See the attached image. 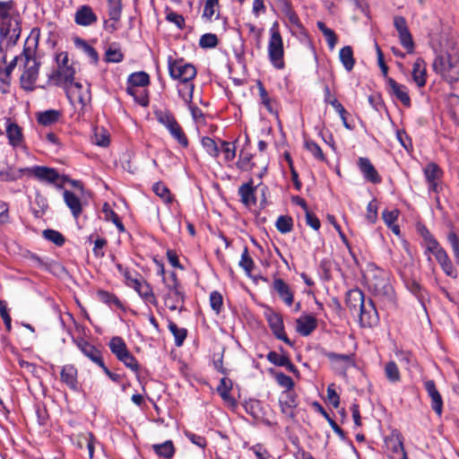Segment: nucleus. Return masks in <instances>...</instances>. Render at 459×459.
Instances as JSON below:
<instances>
[{"mask_svg":"<svg viewBox=\"0 0 459 459\" xmlns=\"http://www.w3.org/2000/svg\"><path fill=\"white\" fill-rule=\"evenodd\" d=\"M14 61H20L23 65V72L20 77L21 87L26 91H34L40 63L33 56L32 50L24 48L20 56L14 57Z\"/></svg>","mask_w":459,"mask_h":459,"instance_id":"1","label":"nucleus"},{"mask_svg":"<svg viewBox=\"0 0 459 459\" xmlns=\"http://www.w3.org/2000/svg\"><path fill=\"white\" fill-rule=\"evenodd\" d=\"M56 68L48 75V80L64 89L74 83L75 69L69 63L68 54L61 52L56 56Z\"/></svg>","mask_w":459,"mask_h":459,"instance_id":"2","label":"nucleus"},{"mask_svg":"<svg viewBox=\"0 0 459 459\" xmlns=\"http://www.w3.org/2000/svg\"><path fill=\"white\" fill-rule=\"evenodd\" d=\"M433 70L439 74L444 80L449 83H454L459 80V56L455 54H446L437 56L432 64Z\"/></svg>","mask_w":459,"mask_h":459,"instance_id":"3","label":"nucleus"},{"mask_svg":"<svg viewBox=\"0 0 459 459\" xmlns=\"http://www.w3.org/2000/svg\"><path fill=\"white\" fill-rule=\"evenodd\" d=\"M164 284L165 293L163 299L166 307L171 311L177 309L181 311L185 301V293L176 273L172 272L168 280L164 279Z\"/></svg>","mask_w":459,"mask_h":459,"instance_id":"4","label":"nucleus"},{"mask_svg":"<svg viewBox=\"0 0 459 459\" xmlns=\"http://www.w3.org/2000/svg\"><path fill=\"white\" fill-rule=\"evenodd\" d=\"M157 121L167 128L170 135L184 148L188 146V139L175 117L168 110L154 112Z\"/></svg>","mask_w":459,"mask_h":459,"instance_id":"5","label":"nucleus"},{"mask_svg":"<svg viewBox=\"0 0 459 459\" xmlns=\"http://www.w3.org/2000/svg\"><path fill=\"white\" fill-rule=\"evenodd\" d=\"M367 281L369 289L376 297L383 298L389 301L393 299L394 289L385 272L376 270L371 275L367 277Z\"/></svg>","mask_w":459,"mask_h":459,"instance_id":"6","label":"nucleus"},{"mask_svg":"<svg viewBox=\"0 0 459 459\" xmlns=\"http://www.w3.org/2000/svg\"><path fill=\"white\" fill-rule=\"evenodd\" d=\"M169 74L174 80L180 82L193 81L196 76L195 67L183 59L168 58Z\"/></svg>","mask_w":459,"mask_h":459,"instance_id":"7","label":"nucleus"},{"mask_svg":"<svg viewBox=\"0 0 459 459\" xmlns=\"http://www.w3.org/2000/svg\"><path fill=\"white\" fill-rule=\"evenodd\" d=\"M283 42L281 36L277 30H271V38L268 44V56L271 64L276 69L284 67L283 61Z\"/></svg>","mask_w":459,"mask_h":459,"instance_id":"8","label":"nucleus"},{"mask_svg":"<svg viewBox=\"0 0 459 459\" xmlns=\"http://www.w3.org/2000/svg\"><path fill=\"white\" fill-rule=\"evenodd\" d=\"M14 8V3L13 0L9 1H0V21L2 22L1 25V34L4 36H9L11 39L19 38L20 35V28L16 23V27L11 29V24L7 22L11 19V13Z\"/></svg>","mask_w":459,"mask_h":459,"instance_id":"9","label":"nucleus"},{"mask_svg":"<svg viewBox=\"0 0 459 459\" xmlns=\"http://www.w3.org/2000/svg\"><path fill=\"white\" fill-rule=\"evenodd\" d=\"M264 315L274 336L285 343L290 344V341L284 330L281 316L270 307H266Z\"/></svg>","mask_w":459,"mask_h":459,"instance_id":"10","label":"nucleus"},{"mask_svg":"<svg viewBox=\"0 0 459 459\" xmlns=\"http://www.w3.org/2000/svg\"><path fill=\"white\" fill-rule=\"evenodd\" d=\"M65 91L72 104L77 102L83 108L91 101V90L88 85L83 86L81 82H74L65 88Z\"/></svg>","mask_w":459,"mask_h":459,"instance_id":"11","label":"nucleus"},{"mask_svg":"<svg viewBox=\"0 0 459 459\" xmlns=\"http://www.w3.org/2000/svg\"><path fill=\"white\" fill-rule=\"evenodd\" d=\"M399 273L408 290L413 295L420 297L421 286L415 279L412 261L405 262L403 266L399 267Z\"/></svg>","mask_w":459,"mask_h":459,"instance_id":"12","label":"nucleus"},{"mask_svg":"<svg viewBox=\"0 0 459 459\" xmlns=\"http://www.w3.org/2000/svg\"><path fill=\"white\" fill-rule=\"evenodd\" d=\"M25 170H27V175L32 176L42 182L57 184L60 179V175L57 170L52 168L33 166L30 168H25Z\"/></svg>","mask_w":459,"mask_h":459,"instance_id":"13","label":"nucleus"},{"mask_svg":"<svg viewBox=\"0 0 459 459\" xmlns=\"http://www.w3.org/2000/svg\"><path fill=\"white\" fill-rule=\"evenodd\" d=\"M5 133L8 138V143L13 148H25L22 129L15 122L11 121L10 119L6 120Z\"/></svg>","mask_w":459,"mask_h":459,"instance_id":"14","label":"nucleus"},{"mask_svg":"<svg viewBox=\"0 0 459 459\" xmlns=\"http://www.w3.org/2000/svg\"><path fill=\"white\" fill-rule=\"evenodd\" d=\"M386 83L390 95L399 100L404 107L410 108L411 102L407 87L398 83L393 78H387Z\"/></svg>","mask_w":459,"mask_h":459,"instance_id":"15","label":"nucleus"},{"mask_svg":"<svg viewBox=\"0 0 459 459\" xmlns=\"http://www.w3.org/2000/svg\"><path fill=\"white\" fill-rule=\"evenodd\" d=\"M442 170L436 163L430 162L424 168L425 179L429 185V191L437 194L439 192V182L442 178Z\"/></svg>","mask_w":459,"mask_h":459,"instance_id":"16","label":"nucleus"},{"mask_svg":"<svg viewBox=\"0 0 459 459\" xmlns=\"http://www.w3.org/2000/svg\"><path fill=\"white\" fill-rule=\"evenodd\" d=\"M431 245L432 251H430V253L434 255L444 273L448 276L456 277V271L454 268L446 250L440 246H437L435 243H432Z\"/></svg>","mask_w":459,"mask_h":459,"instance_id":"17","label":"nucleus"},{"mask_svg":"<svg viewBox=\"0 0 459 459\" xmlns=\"http://www.w3.org/2000/svg\"><path fill=\"white\" fill-rule=\"evenodd\" d=\"M281 412L290 417L294 418V410L298 406L297 394L293 390H284L279 399Z\"/></svg>","mask_w":459,"mask_h":459,"instance_id":"18","label":"nucleus"},{"mask_svg":"<svg viewBox=\"0 0 459 459\" xmlns=\"http://www.w3.org/2000/svg\"><path fill=\"white\" fill-rule=\"evenodd\" d=\"M98 18L90 5L80 6L74 13V22L76 24L88 27L94 24Z\"/></svg>","mask_w":459,"mask_h":459,"instance_id":"19","label":"nucleus"},{"mask_svg":"<svg viewBox=\"0 0 459 459\" xmlns=\"http://www.w3.org/2000/svg\"><path fill=\"white\" fill-rule=\"evenodd\" d=\"M358 167L366 180L373 184H377L381 182V177L379 176L378 172L377 171L369 159L365 157H359L358 160Z\"/></svg>","mask_w":459,"mask_h":459,"instance_id":"20","label":"nucleus"},{"mask_svg":"<svg viewBox=\"0 0 459 459\" xmlns=\"http://www.w3.org/2000/svg\"><path fill=\"white\" fill-rule=\"evenodd\" d=\"M317 327L316 316L309 314H304L296 319V331L301 336H308Z\"/></svg>","mask_w":459,"mask_h":459,"instance_id":"21","label":"nucleus"},{"mask_svg":"<svg viewBox=\"0 0 459 459\" xmlns=\"http://www.w3.org/2000/svg\"><path fill=\"white\" fill-rule=\"evenodd\" d=\"M273 289L280 299L287 305L291 306L294 301V293L290 285L281 278H274Z\"/></svg>","mask_w":459,"mask_h":459,"instance_id":"22","label":"nucleus"},{"mask_svg":"<svg viewBox=\"0 0 459 459\" xmlns=\"http://www.w3.org/2000/svg\"><path fill=\"white\" fill-rule=\"evenodd\" d=\"M425 389L431 399V408L438 415L441 416L443 411V400L440 393L436 387L434 380H426L424 382Z\"/></svg>","mask_w":459,"mask_h":459,"instance_id":"23","label":"nucleus"},{"mask_svg":"<svg viewBox=\"0 0 459 459\" xmlns=\"http://www.w3.org/2000/svg\"><path fill=\"white\" fill-rule=\"evenodd\" d=\"M346 305L353 315H357L365 305V297L361 290H351L346 295Z\"/></svg>","mask_w":459,"mask_h":459,"instance_id":"24","label":"nucleus"},{"mask_svg":"<svg viewBox=\"0 0 459 459\" xmlns=\"http://www.w3.org/2000/svg\"><path fill=\"white\" fill-rule=\"evenodd\" d=\"M356 316L359 317L363 326H372L378 321L377 312L371 300H368V304L365 303L363 309Z\"/></svg>","mask_w":459,"mask_h":459,"instance_id":"25","label":"nucleus"},{"mask_svg":"<svg viewBox=\"0 0 459 459\" xmlns=\"http://www.w3.org/2000/svg\"><path fill=\"white\" fill-rule=\"evenodd\" d=\"M255 187H254L253 179H250L248 182L241 185L238 188V195L240 196L241 203L249 207L251 205L255 204Z\"/></svg>","mask_w":459,"mask_h":459,"instance_id":"26","label":"nucleus"},{"mask_svg":"<svg viewBox=\"0 0 459 459\" xmlns=\"http://www.w3.org/2000/svg\"><path fill=\"white\" fill-rule=\"evenodd\" d=\"M76 344L83 355L89 358L95 364L98 365L103 359L101 352L87 341L80 339L76 342Z\"/></svg>","mask_w":459,"mask_h":459,"instance_id":"27","label":"nucleus"},{"mask_svg":"<svg viewBox=\"0 0 459 459\" xmlns=\"http://www.w3.org/2000/svg\"><path fill=\"white\" fill-rule=\"evenodd\" d=\"M411 76L418 87L425 86L427 81L426 64L422 58L419 57L414 62Z\"/></svg>","mask_w":459,"mask_h":459,"instance_id":"28","label":"nucleus"},{"mask_svg":"<svg viewBox=\"0 0 459 459\" xmlns=\"http://www.w3.org/2000/svg\"><path fill=\"white\" fill-rule=\"evenodd\" d=\"M77 369L73 365H65L62 368L60 377L61 381L65 383L69 388L73 390H77L78 381H77Z\"/></svg>","mask_w":459,"mask_h":459,"instance_id":"29","label":"nucleus"},{"mask_svg":"<svg viewBox=\"0 0 459 459\" xmlns=\"http://www.w3.org/2000/svg\"><path fill=\"white\" fill-rule=\"evenodd\" d=\"M219 9H220L219 0H205L203 13H202V19L205 22H212V17L214 15H216L215 16L216 20L221 19V17Z\"/></svg>","mask_w":459,"mask_h":459,"instance_id":"30","label":"nucleus"},{"mask_svg":"<svg viewBox=\"0 0 459 459\" xmlns=\"http://www.w3.org/2000/svg\"><path fill=\"white\" fill-rule=\"evenodd\" d=\"M64 201L72 212L73 216L77 219L82 213V203L80 198L71 191H64Z\"/></svg>","mask_w":459,"mask_h":459,"instance_id":"31","label":"nucleus"},{"mask_svg":"<svg viewBox=\"0 0 459 459\" xmlns=\"http://www.w3.org/2000/svg\"><path fill=\"white\" fill-rule=\"evenodd\" d=\"M152 451L160 457L170 459L174 456L176 449L171 440H167L161 444H153Z\"/></svg>","mask_w":459,"mask_h":459,"instance_id":"32","label":"nucleus"},{"mask_svg":"<svg viewBox=\"0 0 459 459\" xmlns=\"http://www.w3.org/2000/svg\"><path fill=\"white\" fill-rule=\"evenodd\" d=\"M232 389V381L230 378L222 377L220 381V385L217 386V393L220 394L221 399L229 404L234 405L235 400L230 394Z\"/></svg>","mask_w":459,"mask_h":459,"instance_id":"33","label":"nucleus"},{"mask_svg":"<svg viewBox=\"0 0 459 459\" xmlns=\"http://www.w3.org/2000/svg\"><path fill=\"white\" fill-rule=\"evenodd\" d=\"M324 92H325V101L331 104L334 108V109L341 116V118L343 122L344 126L347 128H350V126L346 122V117H345L346 110L343 108V106L337 100L336 98L332 97L330 88L328 85L325 86Z\"/></svg>","mask_w":459,"mask_h":459,"instance_id":"34","label":"nucleus"},{"mask_svg":"<svg viewBox=\"0 0 459 459\" xmlns=\"http://www.w3.org/2000/svg\"><path fill=\"white\" fill-rule=\"evenodd\" d=\"M195 85L192 81L180 82L178 85V93L186 104H190L193 100Z\"/></svg>","mask_w":459,"mask_h":459,"instance_id":"35","label":"nucleus"},{"mask_svg":"<svg viewBox=\"0 0 459 459\" xmlns=\"http://www.w3.org/2000/svg\"><path fill=\"white\" fill-rule=\"evenodd\" d=\"M339 57L344 68L350 72L353 69L355 59L351 47L345 46L340 49Z\"/></svg>","mask_w":459,"mask_h":459,"instance_id":"36","label":"nucleus"},{"mask_svg":"<svg viewBox=\"0 0 459 459\" xmlns=\"http://www.w3.org/2000/svg\"><path fill=\"white\" fill-rule=\"evenodd\" d=\"M24 174H27L25 168L15 169L13 167H7L0 170V178L4 181H15L21 178Z\"/></svg>","mask_w":459,"mask_h":459,"instance_id":"37","label":"nucleus"},{"mask_svg":"<svg viewBox=\"0 0 459 459\" xmlns=\"http://www.w3.org/2000/svg\"><path fill=\"white\" fill-rule=\"evenodd\" d=\"M108 347L117 359L128 351L125 341L119 336L112 337L109 341Z\"/></svg>","mask_w":459,"mask_h":459,"instance_id":"38","label":"nucleus"},{"mask_svg":"<svg viewBox=\"0 0 459 459\" xmlns=\"http://www.w3.org/2000/svg\"><path fill=\"white\" fill-rule=\"evenodd\" d=\"M168 328L175 338V345L180 347L187 335V330L186 328H178L173 321H169Z\"/></svg>","mask_w":459,"mask_h":459,"instance_id":"39","label":"nucleus"},{"mask_svg":"<svg viewBox=\"0 0 459 459\" xmlns=\"http://www.w3.org/2000/svg\"><path fill=\"white\" fill-rule=\"evenodd\" d=\"M150 83V77L145 72H136L129 75L127 84L134 87H144Z\"/></svg>","mask_w":459,"mask_h":459,"instance_id":"40","label":"nucleus"},{"mask_svg":"<svg viewBox=\"0 0 459 459\" xmlns=\"http://www.w3.org/2000/svg\"><path fill=\"white\" fill-rule=\"evenodd\" d=\"M60 117V112L55 109L46 110L39 114L38 122L43 126H50Z\"/></svg>","mask_w":459,"mask_h":459,"instance_id":"41","label":"nucleus"},{"mask_svg":"<svg viewBox=\"0 0 459 459\" xmlns=\"http://www.w3.org/2000/svg\"><path fill=\"white\" fill-rule=\"evenodd\" d=\"M220 152L223 153L225 161H232L236 157V146L233 143L219 140Z\"/></svg>","mask_w":459,"mask_h":459,"instance_id":"42","label":"nucleus"},{"mask_svg":"<svg viewBox=\"0 0 459 459\" xmlns=\"http://www.w3.org/2000/svg\"><path fill=\"white\" fill-rule=\"evenodd\" d=\"M97 297L101 302L110 307H116L117 308L122 307V303L120 302L118 298L115 294L110 293L108 291L102 290H98Z\"/></svg>","mask_w":459,"mask_h":459,"instance_id":"43","label":"nucleus"},{"mask_svg":"<svg viewBox=\"0 0 459 459\" xmlns=\"http://www.w3.org/2000/svg\"><path fill=\"white\" fill-rule=\"evenodd\" d=\"M201 144L205 152L212 158H217L220 154L219 144L211 137L204 136L201 139Z\"/></svg>","mask_w":459,"mask_h":459,"instance_id":"44","label":"nucleus"},{"mask_svg":"<svg viewBox=\"0 0 459 459\" xmlns=\"http://www.w3.org/2000/svg\"><path fill=\"white\" fill-rule=\"evenodd\" d=\"M152 190L164 203L170 204L173 201L169 189L162 182L155 183Z\"/></svg>","mask_w":459,"mask_h":459,"instance_id":"45","label":"nucleus"},{"mask_svg":"<svg viewBox=\"0 0 459 459\" xmlns=\"http://www.w3.org/2000/svg\"><path fill=\"white\" fill-rule=\"evenodd\" d=\"M317 27L325 36L330 49H333L337 43V37L334 31L322 22H317Z\"/></svg>","mask_w":459,"mask_h":459,"instance_id":"46","label":"nucleus"},{"mask_svg":"<svg viewBox=\"0 0 459 459\" xmlns=\"http://www.w3.org/2000/svg\"><path fill=\"white\" fill-rule=\"evenodd\" d=\"M110 20L118 22L122 13V0H107Z\"/></svg>","mask_w":459,"mask_h":459,"instance_id":"47","label":"nucleus"},{"mask_svg":"<svg viewBox=\"0 0 459 459\" xmlns=\"http://www.w3.org/2000/svg\"><path fill=\"white\" fill-rule=\"evenodd\" d=\"M252 154L244 151H240L238 155V160L236 163V166L238 169L242 171H247L252 169L253 163L252 160Z\"/></svg>","mask_w":459,"mask_h":459,"instance_id":"48","label":"nucleus"},{"mask_svg":"<svg viewBox=\"0 0 459 459\" xmlns=\"http://www.w3.org/2000/svg\"><path fill=\"white\" fill-rule=\"evenodd\" d=\"M75 45L91 58L92 63L97 64L99 60V55L93 47L88 44L85 40L80 39H76Z\"/></svg>","mask_w":459,"mask_h":459,"instance_id":"49","label":"nucleus"},{"mask_svg":"<svg viewBox=\"0 0 459 459\" xmlns=\"http://www.w3.org/2000/svg\"><path fill=\"white\" fill-rule=\"evenodd\" d=\"M385 374L386 378L392 383H397L401 379L399 368L394 361H389L385 364Z\"/></svg>","mask_w":459,"mask_h":459,"instance_id":"50","label":"nucleus"},{"mask_svg":"<svg viewBox=\"0 0 459 459\" xmlns=\"http://www.w3.org/2000/svg\"><path fill=\"white\" fill-rule=\"evenodd\" d=\"M139 296L146 302L152 305L157 303L156 298L153 294L152 289L149 283L143 281L142 286L139 290Z\"/></svg>","mask_w":459,"mask_h":459,"instance_id":"51","label":"nucleus"},{"mask_svg":"<svg viewBox=\"0 0 459 459\" xmlns=\"http://www.w3.org/2000/svg\"><path fill=\"white\" fill-rule=\"evenodd\" d=\"M275 227L282 234L289 233L292 230L293 221L290 216L281 215L277 219Z\"/></svg>","mask_w":459,"mask_h":459,"instance_id":"52","label":"nucleus"},{"mask_svg":"<svg viewBox=\"0 0 459 459\" xmlns=\"http://www.w3.org/2000/svg\"><path fill=\"white\" fill-rule=\"evenodd\" d=\"M124 55L120 48L115 45H111L106 50L105 60L109 63H119L123 60Z\"/></svg>","mask_w":459,"mask_h":459,"instance_id":"53","label":"nucleus"},{"mask_svg":"<svg viewBox=\"0 0 459 459\" xmlns=\"http://www.w3.org/2000/svg\"><path fill=\"white\" fill-rule=\"evenodd\" d=\"M239 266L246 272L247 275L249 276L255 267V263L248 254V248L245 247L239 261Z\"/></svg>","mask_w":459,"mask_h":459,"instance_id":"54","label":"nucleus"},{"mask_svg":"<svg viewBox=\"0 0 459 459\" xmlns=\"http://www.w3.org/2000/svg\"><path fill=\"white\" fill-rule=\"evenodd\" d=\"M218 44L219 39L213 33H205L199 39V46L202 48H214Z\"/></svg>","mask_w":459,"mask_h":459,"instance_id":"55","label":"nucleus"},{"mask_svg":"<svg viewBox=\"0 0 459 459\" xmlns=\"http://www.w3.org/2000/svg\"><path fill=\"white\" fill-rule=\"evenodd\" d=\"M305 148L314 156L315 159L325 161V154L320 146L314 141L306 140Z\"/></svg>","mask_w":459,"mask_h":459,"instance_id":"56","label":"nucleus"},{"mask_svg":"<svg viewBox=\"0 0 459 459\" xmlns=\"http://www.w3.org/2000/svg\"><path fill=\"white\" fill-rule=\"evenodd\" d=\"M119 361L123 362V364L130 368L134 373H138L139 371V364L134 355L128 351L120 358L117 359Z\"/></svg>","mask_w":459,"mask_h":459,"instance_id":"57","label":"nucleus"},{"mask_svg":"<svg viewBox=\"0 0 459 459\" xmlns=\"http://www.w3.org/2000/svg\"><path fill=\"white\" fill-rule=\"evenodd\" d=\"M137 88L138 87H134V86H132V85L128 84V86L126 88V92L130 96H133L137 103H139L140 105L145 107V106H147L149 104L148 97L143 91L140 93V95H138L139 90Z\"/></svg>","mask_w":459,"mask_h":459,"instance_id":"58","label":"nucleus"},{"mask_svg":"<svg viewBox=\"0 0 459 459\" xmlns=\"http://www.w3.org/2000/svg\"><path fill=\"white\" fill-rule=\"evenodd\" d=\"M117 268L118 272L124 276L126 284L130 287L132 283L138 279V273L135 271H132L127 267H124L122 264H117Z\"/></svg>","mask_w":459,"mask_h":459,"instance_id":"59","label":"nucleus"},{"mask_svg":"<svg viewBox=\"0 0 459 459\" xmlns=\"http://www.w3.org/2000/svg\"><path fill=\"white\" fill-rule=\"evenodd\" d=\"M257 88L261 103L266 108L268 111L273 112L272 100L264 84L260 81L257 82Z\"/></svg>","mask_w":459,"mask_h":459,"instance_id":"60","label":"nucleus"},{"mask_svg":"<svg viewBox=\"0 0 459 459\" xmlns=\"http://www.w3.org/2000/svg\"><path fill=\"white\" fill-rule=\"evenodd\" d=\"M43 236L46 239L53 242L56 246L61 247L65 243L64 236L55 230H45L43 231Z\"/></svg>","mask_w":459,"mask_h":459,"instance_id":"61","label":"nucleus"},{"mask_svg":"<svg viewBox=\"0 0 459 459\" xmlns=\"http://www.w3.org/2000/svg\"><path fill=\"white\" fill-rule=\"evenodd\" d=\"M398 35L402 46L407 49L408 53H411L413 51L414 44L409 29L400 32Z\"/></svg>","mask_w":459,"mask_h":459,"instance_id":"62","label":"nucleus"},{"mask_svg":"<svg viewBox=\"0 0 459 459\" xmlns=\"http://www.w3.org/2000/svg\"><path fill=\"white\" fill-rule=\"evenodd\" d=\"M447 241L452 247L455 263L459 264V237L455 232L451 231L447 235Z\"/></svg>","mask_w":459,"mask_h":459,"instance_id":"63","label":"nucleus"},{"mask_svg":"<svg viewBox=\"0 0 459 459\" xmlns=\"http://www.w3.org/2000/svg\"><path fill=\"white\" fill-rule=\"evenodd\" d=\"M210 305L211 307L216 312V314H219L221 311L223 299L220 292L212 291L210 294Z\"/></svg>","mask_w":459,"mask_h":459,"instance_id":"64","label":"nucleus"}]
</instances>
